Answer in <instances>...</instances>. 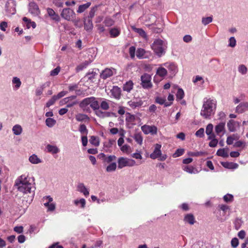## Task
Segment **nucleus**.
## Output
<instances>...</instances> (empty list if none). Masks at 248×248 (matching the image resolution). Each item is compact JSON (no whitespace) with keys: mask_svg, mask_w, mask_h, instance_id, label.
I'll use <instances>...</instances> for the list:
<instances>
[{"mask_svg":"<svg viewBox=\"0 0 248 248\" xmlns=\"http://www.w3.org/2000/svg\"><path fill=\"white\" fill-rule=\"evenodd\" d=\"M216 108V102L214 100L208 99L203 103L201 115L205 119H208L215 113Z\"/></svg>","mask_w":248,"mask_h":248,"instance_id":"nucleus-2","label":"nucleus"},{"mask_svg":"<svg viewBox=\"0 0 248 248\" xmlns=\"http://www.w3.org/2000/svg\"><path fill=\"white\" fill-rule=\"evenodd\" d=\"M47 151L53 154H55L59 152V149L56 146L48 144L46 146Z\"/></svg>","mask_w":248,"mask_h":248,"instance_id":"nucleus-30","label":"nucleus"},{"mask_svg":"<svg viewBox=\"0 0 248 248\" xmlns=\"http://www.w3.org/2000/svg\"><path fill=\"white\" fill-rule=\"evenodd\" d=\"M96 114L98 117L105 118L110 117L111 115L113 113L108 111H102L101 110H98L96 112Z\"/></svg>","mask_w":248,"mask_h":248,"instance_id":"nucleus-31","label":"nucleus"},{"mask_svg":"<svg viewBox=\"0 0 248 248\" xmlns=\"http://www.w3.org/2000/svg\"><path fill=\"white\" fill-rule=\"evenodd\" d=\"M47 13L51 19L55 21L59 22L61 20L60 16L58 14H56L55 12L50 8L46 9Z\"/></svg>","mask_w":248,"mask_h":248,"instance_id":"nucleus-13","label":"nucleus"},{"mask_svg":"<svg viewBox=\"0 0 248 248\" xmlns=\"http://www.w3.org/2000/svg\"><path fill=\"white\" fill-rule=\"evenodd\" d=\"M96 27L99 33L101 34L105 31V28L104 25L102 24H98L96 25Z\"/></svg>","mask_w":248,"mask_h":248,"instance_id":"nucleus-64","label":"nucleus"},{"mask_svg":"<svg viewBox=\"0 0 248 248\" xmlns=\"http://www.w3.org/2000/svg\"><path fill=\"white\" fill-rule=\"evenodd\" d=\"M225 123L222 122L220 123L215 126V131L217 134H219L220 132H222L225 129Z\"/></svg>","mask_w":248,"mask_h":248,"instance_id":"nucleus-28","label":"nucleus"},{"mask_svg":"<svg viewBox=\"0 0 248 248\" xmlns=\"http://www.w3.org/2000/svg\"><path fill=\"white\" fill-rule=\"evenodd\" d=\"M238 71L242 74H246L247 72V68L243 64L240 65L238 67Z\"/></svg>","mask_w":248,"mask_h":248,"instance_id":"nucleus-55","label":"nucleus"},{"mask_svg":"<svg viewBox=\"0 0 248 248\" xmlns=\"http://www.w3.org/2000/svg\"><path fill=\"white\" fill-rule=\"evenodd\" d=\"M213 125L211 124H209L207 125L206 128L205 132L207 135L211 134L213 132Z\"/></svg>","mask_w":248,"mask_h":248,"instance_id":"nucleus-58","label":"nucleus"},{"mask_svg":"<svg viewBox=\"0 0 248 248\" xmlns=\"http://www.w3.org/2000/svg\"><path fill=\"white\" fill-rule=\"evenodd\" d=\"M61 16L65 20L73 22L76 25L79 20L76 19V14L73 10L69 8H65L62 9Z\"/></svg>","mask_w":248,"mask_h":248,"instance_id":"nucleus-3","label":"nucleus"},{"mask_svg":"<svg viewBox=\"0 0 248 248\" xmlns=\"http://www.w3.org/2000/svg\"><path fill=\"white\" fill-rule=\"evenodd\" d=\"M134 139L138 144L141 145L142 143L143 138L141 133H136Z\"/></svg>","mask_w":248,"mask_h":248,"instance_id":"nucleus-36","label":"nucleus"},{"mask_svg":"<svg viewBox=\"0 0 248 248\" xmlns=\"http://www.w3.org/2000/svg\"><path fill=\"white\" fill-rule=\"evenodd\" d=\"M152 48L158 56H161L165 52L166 45L161 39L155 40L152 45Z\"/></svg>","mask_w":248,"mask_h":248,"instance_id":"nucleus-4","label":"nucleus"},{"mask_svg":"<svg viewBox=\"0 0 248 248\" xmlns=\"http://www.w3.org/2000/svg\"><path fill=\"white\" fill-rule=\"evenodd\" d=\"M141 85L144 89H149L152 87L151 82V77L150 75L145 73L141 76Z\"/></svg>","mask_w":248,"mask_h":248,"instance_id":"nucleus-7","label":"nucleus"},{"mask_svg":"<svg viewBox=\"0 0 248 248\" xmlns=\"http://www.w3.org/2000/svg\"><path fill=\"white\" fill-rule=\"evenodd\" d=\"M176 96L177 100H181L183 99L184 96V91L182 89H178Z\"/></svg>","mask_w":248,"mask_h":248,"instance_id":"nucleus-46","label":"nucleus"},{"mask_svg":"<svg viewBox=\"0 0 248 248\" xmlns=\"http://www.w3.org/2000/svg\"><path fill=\"white\" fill-rule=\"evenodd\" d=\"M128 106L131 107L132 109H135L137 108H139L143 104V102L141 100L139 101H135L133 100H130L127 103Z\"/></svg>","mask_w":248,"mask_h":248,"instance_id":"nucleus-17","label":"nucleus"},{"mask_svg":"<svg viewBox=\"0 0 248 248\" xmlns=\"http://www.w3.org/2000/svg\"><path fill=\"white\" fill-rule=\"evenodd\" d=\"M227 126L228 127L229 130L230 131H234L235 130V128L234 127L233 125V120H230L229 122L227 124Z\"/></svg>","mask_w":248,"mask_h":248,"instance_id":"nucleus-57","label":"nucleus"},{"mask_svg":"<svg viewBox=\"0 0 248 248\" xmlns=\"http://www.w3.org/2000/svg\"><path fill=\"white\" fill-rule=\"evenodd\" d=\"M135 50H136V48L134 46H132L130 47V48L129 49V54L132 58H133L135 57Z\"/></svg>","mask_w":248,"mask_h":248,"instance_id":"nucleus-61","label":"nucleus"},{"mask_svg":"<svg viewBox=\"0 0 248 248\" xmlns=\"http://www.w3.org/2000/svg\"><path fill=\"white\" fill-rule=\"evenodd\" d=\"M116 70L113 68H106L103 70L100 73V78L103 79H106L112 77L114 74L116 73Z\"/></svg>","mask_w":248,"mask_h":248,"instance_id":"nucleus-10","label":"nucleus"},{"mask_svg":"<svg viewBox=\"0 0 248 248\" xmlns=\"http://www.w3.org/2000/svg\"><path fill=\"white\" fill-rule=\"evenodd\" d=\"M118 167L119 169H122L125 167H132L136 165V162L134 160L121 157L118 159Z\"/></svg>","mask_w":248,"mask_h":248,"instance_id":"nucleus-6","label":"nucleus"},{"mask_svg":"<svg viewBox=\"0 0 248 248\" xmlns=\"http://www.w3.org/2000/svg\"><path fill=\"white\" fill-rule=\"evenodd\" d=\"M239 244L238 239L234 237L232 238L231 240V246L233 248H236Z\"/></svg>","mask_w":248,"mask_h":248,"instance_id":"nucleus-56","label":"nucleus"},{"mask_svg":"<svg viewBox=\"0 0 248 248\" xmlns=\"http://www.w3.org/2000/svg\"><path fill=\"white\" fill-rule=\"evenodd\" d=\"M134 84L132 80H129L126 82L123 87V90L124 91H125L127 93H130L131 91L133 89Z\"/></svg>","mask_w":248,"mask_h":248,"instance_id":"nucleus-18","label":"nucleus"},{"mask_svg":"<svg viewBox=\"0 0 248 248\" xmlns=\"http://www.w3.org/2000/svg\"><path fill=\"white\" fill-rule=\"evenodd\" d=\"M89 141L91 144H92L95 146H98L99 144V141L98 138L96 136H91L90 139L89 140Z\"/></svg>","mask_w":248,"mask_h":248,"instance_id":"nucleus-35","label":"nucleus"},{"mask_svg":"<svg viewBox=\"0 0 248 248\" xmlns=\"http://www.w3.org/2000/svg\"><path fill=\"white\" fill-rule=\"evenodd\" d=\"M103 23L106 26L110 27L114 24L115 21L110 17L107 16V17H106V18H105Z\"/></svg>","mask_w":248,"mask_h":248,"instance_id":"nucleus-32","label":"nucleus"},{"mask_svg":"<svg viewBox=\"0 0 248 248\" xmlns=\"http://www.w3.org/2000/svg\"><path fill=\"white\" fill-rule=\"evenodd\" d=\"M132 29L133 31H134L135 32L138 33L140 35L143 37L146 35L145 32L140 28H137L135 26H132Z\"/></svg>","mask_w":248,"mask_h":248,"instance_id":"nucleus-44","label":"nucleus"},{"mask_svg":"<svg viewBox=\"0 0 248 248\" xmlns=\"http://www.w3.org/2000/svg\"><path fill=\"white\" fill-rule=\"evenodd\" d=\"M5 10L7 15H14L16 12V2L14 0H8L5 4Z\"/></svg>","mask_w":248,"mask_h":248,"instance_id":"nucleus-8","label":"nucleus"},{"mask_svg":"<svg viewBox=\"0 0 248 248\" xmlns=\"http://www.w3.org/2000/svg\"><path fill=\"white\" fill-rule=\"evenodd\" d=\"M109 100H102L99 105L101 109L104 110H108L109 108Z\"/></svg>","mask_w":248,"mask_h":248,"instance_id":"nucleus-29","label":"nucleus"},{"mask_svg":"<svg viewBox=\"0 0 248 248\" xmlns=\"http://www.w3.org/2000/svg\"><path fill=\"white\" fill-rule=\"evenodd\" d=\"M204 153L202 152H190L188 153L189 156H199L203 155Z\"/></svg>","mask_w":248,"mask_h":248,"instance_id":"nucleus-54","label":"nucleus"},{"mask_svg":"<svg viewBox=\"0 0 248 248\" xmlns=\"http://www.w3.org/2000/svg\"><path fill=\"white\" fill-rule=\"evenodd\" d=\"M30 161L32 164H38L41 162L40 159L35 155H32L29 158Z\"/></svg>","mask_w":248,"mask_h":248,"instance_id":"nucleus-34","label":"nucleus"},{"mask_svg":"<svg viewBox=\"0 0 248 248\" xmlns=\"http://www.w3.org/2000/svg\"><path fill=\"white\" fill-rule=\"evenodd\" d=\"M79 131L82 135H88V130L86 125L84 124H81L79 125Z\"/></svg>","mask_w":248,"mask_h":248,"instance_id":"nucleus-38","label":"nucleus"},{"mask_svg":"<svg viewBox=\"0 0 248 248\" xmlns=\"http://www.w3.org/2000/svg\"><path fill=\"white\" fill-rule=\"evenodd\" d=\"M204 129L203 128H201L196 131L195 135L197 137H202L204 136Z\"/></svg>","mask_w":248,"mask_h":248,"instance_id":"nucleus-62","label":"nucleus"},{"mask_svg":"<svg viewBox=\"0 0 248 248\" xmlns=\"http://www.w3.org/2000/svg\"><path fill=\"white\" fill-rule=\"evenodd\" d=\"M23 20L26 23V26L28 29L30 28L31 27L32 28H35L36 24L35 22L31 21V19H28L26 17L23 18Z\"/></svg>","mask_w":248,"mask_h":248,"instance_id":"nucleus-26","label":"nucleus"},{"mask_svg":"<svg viewBox=\"0 0 248 248\" xmlns=\"http://www.w3.org/2000/svg\"><path fill=\"white\" fill-rule=\"evenodd\" d=\"M91 5V2H88L85 4L80 5L77 11L78 13H82L87 10Z\"/></svg>","mask_w":248,"mask_h":248,"instance_id":"nucleus-25","label":"nucleus"},{"mask_svg":"<svg viewBox=\"0 0 248 248\" xmlns=\"http://www.w3.org/2000/svg\"><path fill=\"white\" fill-rule=\"evenodd\" d=\"M116 157L114 155H109L108 156H106L104 161L105 162L109 163L111 161L115 160L116 159Z\"/></svg>","mask_w":248,"mask_h":248,"instance_id":"nucleus-53","label":"nucleus"},{"mask_svg":"<svg viewBox=\"0 0 248 248\" xmlns=\"http://www.w3.org/2000/svg\"><path fill=\"white\" fill-rule=\"evenodd\" d=\"M74 203L76 205H78L79 204H80V207L84 208L86 205V201L84 199L82 198L79 200H76L74 201Z\"/></svg>","mask_w":248,"mask_h":248,"instance_id":"nucleus-37","label":"nucleus"},{"mask_svg":"<svg viewBox=\"0 0 248 248\" xmlns=\"http://www.w3.org/2000/svg\"><path fill=\"white\" fill-rule=\"evenodd\" d=\"M84 29L88 31H91L93 28L92 20L87 19L84 21Z\"/></svg>","mask_w":248,"mask_h":248,"instance_id":"nucleus-21","label":"nucleus"},{"mask_svg":"<svg viewBox=\"0 0 248 248\" xmlns=\"http://www.w3.org/2000/svg\"><path fill=\"white\" fill-rule=\"evenodd\" d=\"M13 83L15 84V87L16 89H18L20 87L21 84V82L19 78L17 77H14L12 80Z\"/></svg>","mask_w":248,"mask_h":248,"instance_id":"nucleus-50","label":"nucleus"},{"mask_svg":"<svg viewBox=\"0 0 248 248\" xmlns=\"http://www.w3.org/2000/svg\"><path fill=\"white\" fill-rule=\"evenodd\" d=\"M223 200L226 202H232L233 200V197L232 194H227L224 196Z\"/></svg>","mask_w":248,"mask_h":248,"instance_id":"nucleus-52","label":"nucleus"},{"mask_svg":"<svg viewBox=\"0 0 248 248\" xmlns=\"http://www.w3.org/2000/svg\"><path fill=\"white\" fill-rule=\"evenodd\" d=\"M112 95L116 99H119L121 96V88L118 86H114L111 90Z\"/></svg>","mask_w":248,"mask_h":248,"instance_id":"nucleus-15","label":"nucleus"},{"mask_svg":"<svg viewBox=\"0 0 248 248\" xmlns=\"http://www.w3.org/2000/svg\"><path fill=\"white\" fill-rule=\"evenodd\" d=\"M75 118L76 120L78 122H86L90 121L89 117L85 114L83 113H78L76 115Z\"/></svg>","mask_w":248,"mask_h":248,"instance_id":"nucleus-16","label":"nucleus"},{"mask_svg":"<svg viewBox=\"0 0 248 248\" xmlns=\"http://www.w3.org/2000/svg\"><path fill=\"white\" fill-rule=\"evenodd\" d=\"M248 110V102H244L241 103L236 108V112L242 113Z\"/></svg>","mask_w":248,"mask_h":248,"instance_id":"nucleus-14","label":"nucleus"},{"mask_svg":"<svg viewBox=\"0 0 248 248\" xmlns=\"http://www.w3.org/2000/svg\"><path fill=\"white\" fill-rule=\"evenodd\" d=\"M15 186L18 191L24 194L33 193L35 189L34 184L31 182V178L25 174L18 177L15 181Z\"/></svg>","mask_w":248,"mask_h":248,"instance_id":"nucleus-1","label":"nucleus"},{"mask_svg":"<svg viewBox=\"0 0 248 248\" xmlns=\"http://www.w3.org/2000/svg\"><path fill=\"white\" fill-rule=\"evenodd\" d=\"M60 71V67H57L56 68L52 70L50 72V75L51 76H55L58 75Z\"/></svg>","mask_w":248,"mask_h":248,"instance_id":"nucleus-63","label":"nucleus"},{"mask_svg":"<svg viewBox=\"0 0 248 248\" xmlns=\"http://www.w3.org/2000/svg\"><path fill=\"white\" fill-rule=\"evenodd\" d=\"M57 100H58V98H57L56 95H53L46 103V107L49 108L50 106L53 105Z\"/></svg>","mask_w":248,"mask_h":248,"instance_id":"nucleus-40","label":"nucleus"},{"mask_svg":"<svg viewBox=\"0 0 248 248\" xmlns=\"http://www.w3.org/2000/svg\"><path fill=\"white\" fill-rule=\"evenodd\" d=\"M222 164L224 167L229 169L236 168L238 166L237 164L233 163L224 162L222 163Z\"/></svg>","mask_w":248,"mask_h":248,"instance_id":"nucleus-42","label":"nucleus"},{"mask_svg":"<svg viewBox=\"0 0 248 248\" xmlns=\"http://www.w3.org/2000/svg\"><path fill=\"white\" fill-rule=\"evenodd\" d=\"M156 74L160 77H164L167 75V71L163 67L159 68L157 70Z\"/></svg>","mask_w":248,"mask_h":248,"instance_id":"nucleus-39","label":"nucleus"},{"mask_svg":"<svg viewBox=\"0 0 248 248\" xmlns=\"http://www.w3.org/2000/svg\"><path fill=\"white\" fill-rule=\"evenodd\" d=\"M184 220L190 225H193L195 222V219L192 214H186L184 218Z\"/></svg>","mask_w":248,"mask_h":248,"instance_id":"nucleus-20","label":"nucleus"},{"mask_svg":"<svg viewBox=\"0 0 248 248\" xmlns=\"http://www.w3.org/2000/svg\"><path fill=\"white\" fill-rule=\"evenodd\" d=\"M117 165L116 163H110L106 168L107 172H111L115 171L116 169Z\"/></svg>","mask_w":248,"mask_h":248,"instance_id":"nucleus-43","label":"nucleus"},{"mask_svg":"<svg viewBox=\"0 0 248 248\" xmlns=\"http://www.w3.org/2000/svg\"><path fill=\"white\" fill-rule=\"evenodd\" d=\"M29 12L34 16H38L41 13L38 5L34 1H31L29 3Z\"/></svg>","mask_w":248,"mask_h":248,"instance_id":"nucleus-9","label":"nucleus"},{"mask_svg":"<svg viewBox=\"0 0 248 248\" xmlns=\"http://www.w3.org/2000/svg\"><path fill=\"white\" fill-rule=\"evenodd\" d=\"M141 129L145 134L155 135L157 131V127L155 125H144L141 127Z\"/></svg>","mask_w":248,"mask_h":248,"instance_id":"nucleus-11","label":"nucleus"},{"mask_svg":"<svg viewBox=\"0 0 248 248\" xmlns=\"http://www.w3.org/2000/svg\"><path fill=\"white\" fill-rule=\"evenodd\" d=\"M78 190L82 193L85 196L89 195V192L83 183H79L77 186Z\"/></svg>","mask_w":248,"mask_h":248,"instance_id":"nucleus-19","label":"nucleus"},{"mask_svg":"<svg viewBox=\"0 0 248 248\" xmlns=\"http://www.w3.org/2000/svg\"><path fill=\"white\" fill-rule=\"evenodd\" d=\"M56 123V121L51 118H48L46 120V125L49 127L53 126Z\"/></svg>","mask_w":248,"mask_h":248,"instance_id":"nucleus-41","label":"nucleus"},{"mask_svg":"<svg viewBox=\"0 0 248 248\" xmlns=\"http://www.w3.org/2000/svg\"><path fill=\"white\" fill-rule=\"evenodd\" d=\"M212 20L213 18L212 16L203 17L202 18V23L204 25H206L209 23H211L212 21Z\"/></svg>","mask_w":248,"mask_h":248,"instance_id":"nucleus-51","label":"nucleus"},{"mask_svg":"<svg viewBox=\"0 0 248 248\" xmlns=\"http://www.w3.org/2000/svg\"><path fill=\"white\" fill-rule=\"evenodd\" d=\"M183 170L190 174L195 173L198 172L195 168L192 166H184L182 167Z\"/></svg>","mask_w":248,"mask_h":248,"instance_id":"nucleus-27","label":"nucleus"},{"mask_svg":"<svg viewBox=\"0 0 248 248\" xmlns=\"http://www.w3.org/2000/svg\"><path fill=\"white\" fill-rule=\"evenodd\" d=\"M22 131L21 126L19 124H16L13 127V131L15 135H20Z\"/></svg>","mask_w":248,"mask_h":248,"instance_id":"nucleus-33","label":"nucleus"},{"mask_svg":"<svg viewBox=\"0 0 248 248\" xmlns=\"http://www.w3.org/2000/svg\"><path fill=\"white\" fill-rule=\"evenodd\" d=\"M121 33V30L118 28H113L109 30V34L112 38L118 37Z\"/></svg>","mask_w":248,"mask_h":248,"instance_id":"nucleus-24","label":"nucleus"},{"mask_svg":"<svg viewBox=\"0 0 248 248\" xmlns=\"http://www.w3.org/2000/svg\"><path fill=\"white\" fill-rule=\"evenodd\" d=\"M93 99L92 97H87L82 100L79 103V107L84 111L89 112L90 111L88 105L91 104V100Z\"/></svg>","mask_w":248,"mask_h":248,"instance_id":"nucleus-12","label":"nucleus"},{"mask_svg":"<svg viewBox=\"0 0 248 248\" xmlns=\"http://www.w3.org/2000/svg\"><path fill=\"white\" fill-rule=\"evenodd\" d=\"M120 147H121L120 148L121 150L123 153H129L131 152L130 146L127 144H124V145H122Z\"/></svg>","mask_w":248,"mask_h":248,"instance_id":"nucleus-47","label":"nucleus"},{"mask_svg":"<svg viewBox=\"0 0 248 248\" xmlns=\"http://www.w3.org/2000/svg\"><path fill=\"white\" fill-rule=\"evenodd\" d=\"M161 148V144H156L154 152L150 155V158L155 159L159 157V159L160 161H164L167 158V155H162Z\"/></svg>","mask_w":248,"mask_h":248,"instance_id":"nucleus-5","label":"nucleus"},{"mask_svg":"<svg viewBox=\"0 0 248 248\" xmlns=\"http://www.w3.org/2000/svg\"><path fill=\"white\" fill-rule=\"evenodd\" d=\"M95 8H92L91 10L90 11L89 13V15L88 16V17L87 18L88 19H90L91 20H92L94 16H95Z\"/></svg>","mask_w":248,"mask_h":248,"instance_id":"nucleus-59","label":"nucleus"},{"mask_svg":"<svg viewBox=\"0 0 248 248\" xmlns=\"http://www.w3.org/2000/svg\"><path fill=\"white\" fill-rule=\"evenodd\" d=\"M126 117V120L128 122H132L135 120V116L134 115H132L129 113H127Z\"/></svg>","mask_w":248,"mask_h":248,"instance_id":"nucleus-60","label":"nucleus"},{"mask_svg":"<svg viewBox=\"0 0 248 248\" xmlns=\"http://www.w3.org/2000/svg\"><path fill=\"white\" fill-rule=\"evenodd\" d=\"M92 98L93 99L91 100L90 107L93 110H98L100 108L99 102L96 100V98L93 96H92Z\"/></svg>","mask_w":248,"mask_h":248,"instance_id":"nucleus-22","label":"nucleus"},{"mask_svg":"<svg viewBox=\"0 0 248 248\" xmlns=\"http://www.w3.org/2000/svg\"><path fill=\"white\" fill-rule=\"evenodd\" d=\"M217 155L218 156L222 157H227L228 156L227 153L225 151L224 149H220L217 150Z\"/></svg>","mask_w":248,"mask_h":248,"instance_id":"nucleus-49","label":"nucleus"},{"mask_svg":"<svg viewBox=\"0 0 248 248\" xmlns=\"http://www.w3.org/2000/svg\"><path fill=\"white\" fill-rule=\"evenodd\" d=\"M184 152L185 151L183 149H178L173 154L172 156L174 158L180 156L184 154Z\"/></svg>","mask_w":248,"mask_h":248,"instance_id":"nucleus-48","label":"nucleus"},{"mask_svg":"<svg viewBox=\"0 0 248 248\" xmlns=\"http://www.w3.org/2000/svg\"><path fill=\"white\" fill-rule=\"evenodd\" d=\"M145 53V51L144 50V49L143 48H138L137 50L136 56L138 58L141 59L143 58Z\"/></svg>","mask_w":248,"mask_h":248,"instance_id":"nucleus-45","label":"nucleus"},{"mask_svg":"<svg viewBox=\"0 0 248 248\" xmlns=\"http://www.w3.org/2000/svg\"><path fill=\"white\" fill-rule=\"evenodd\" d=\"M155 102L160 105L164 104V106L166 107L170 106L172 104V102H166L165 98L160 97H156L155 99Z\"/></svg>","mask_w":248,"mask_h":248,"instance_id":"nucleus-23","label":"nucleus"}]
</instances>
